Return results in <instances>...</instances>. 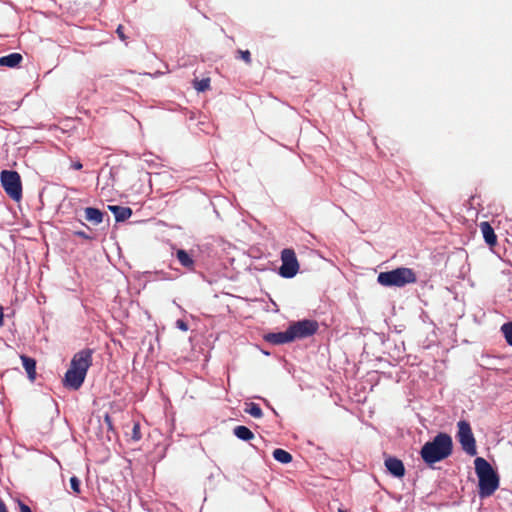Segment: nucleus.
I'll return each mask as SVG.
<instances>
[{
  "label": "nucleus",
  "mask_w": 512,
  "mask_h": 512,
  "mask_svg": "<svg viewBox=\"0 0 512 512\" xmlns=\"http://www.w3.org/2000/svg\"><path fill=\"white\" fill-rule=\"evenodd\" d=\"M452 446V438L446 433H439L423 445L420 454L425 463L432 465L450 456Z\"/></svg>",
  "instance_id": "1"
},
{
  "label": "nucleus",
  "mask_w": 512,
  "mask_h": 512,
  "mask_svg": "<svg viewBox=\"0 0 512 512\" xmlns=\"http://www.w3.org/2000/svg\"><path fill=\"white\" fill-rule=\"evenodd\" d=\"M474 464L479 480V496L481 498L489 497L497 490L499 478L492 466L484 458H476Z\"/></svg>",
  "instance_id": "2"
},
{
  "label": "nucleus",
  "mask_w": 512,
  "mask_h": 512,
  "mask_svg": "<svg viewBox=\"0 0 512 512\" xmlns=\"http://www.w3.org/2000/svg\"><path fill=\"white\" fill-rule=\"evenodd\" d=\"M417 281L415 272L407 267H399L391 271L381 272L377 282L384 287H403Z\"/></svg>",
  "instance_id": "3"
},
{
  "label": "nucleus",
  "mask_w": 512,
  "mask_h": 512,
  "mask_svg": "<svg viewBox=\"0 0 512 512\" xmlns=\"http://www.w3.org/2000/svg\"><path fill=\"white\" fill-rule=\"evenodd\" d=\"M0 179L5 192L13 200H20L22 197V185L19 174L16 171L3 170Z\"/></svg>",
  "instance_id": "4"
},
{
  "label": "nucleus",
  "mask_w": 512,
  "mask_h": 512,
  "mask_svg": "<svg viewBox=\"0 0 512 512\" xmlns=\"http://www.w3.org/2000/svg\"><path fill=\"white\" fill-rule=\"evenodd\" d=\"M458 440L463 450L470 456L477 454L475 438L473 436L470 424L467 421H459L458 424Z\"/></svg>",
  "instance_id": "5"
},
{
  "label": "nucleus",
  "mask_w": 512,
  "mask_h": 512,
  "mask_svg": "<svg viewBox=\"0 0 512 512\" xmlns=\"http://www.w3.org/2000/svg\"><path fill=\"white\" fill-rule=\"evenodd\" d=\"M282 265L279 268V274L284 278L294 277L299 270V263L294 250L284 249L281 252Z\"/></svg>",
  "instance_id": "6"
},
{
  "label": "nucleus",
  "mask_w": 512,
  "mask_h": 512,
  "mask_svg": "<svg viewBox=\"0 0 512 512\" xmlns=\"http://www.w3.org/2000/svg\"><path fill=\"white\" fill-rule=\"evenodd\" d=\"M293 340L309 337L316 333L318 324L312 320H301L289 326Z\"/></svg>",
  "instance_id": "7"
},
{
  "label": "nucleus",
  "mask_w": 512,
  "mask_h": 512,
  "mask_svg": "<svg viewBox=\"0 0 512 512\" xmlns=\"http://www.w3.org/2000/svg\"><path fill=\"white\" fill-rule=\"evenodd\" d=\"M92 364V350L84 349L77 352L70 363V367L87 374L89 367Z\"/></svg>",
  "instance_id": "8"
},
{
  "label": "nucleus",
  "mask_w": 512,
  "mask_h": 512,
  "mask_svg": "<svg viewBox=\"0 0 512 512\" xmlns=\"http://www.w3.org/2000/svg\"><path fill=\"white\" fill-rule=\"evenodd\" d=\"M86 374L69 367L65 374L64 385L68 388L77 390L81 387L85 380Z\"/></svg>",
  "instance_id": "9"
},
{
  "label": "nucleus",
  "mask_w": 512,
  "mask_h": 512,
  "mask_svg": "<svg viewBox=\"0 0 512 512\" xmlns=\"http://www.w3.org/2000/svg\"><path fill=\"white\" fill-rule=\"evenodd\" d=\"M265 340L275 345L285 344L294 341L293 336H291L289 328L283 332L269 333L265 336Z\"/></svg>",
  "instance_id": "10"
},
{
  "label": "nucleus",
  "mask_w": 512,
  "mask_h": 512,
  "mask_svg": "<svg viewBox=\"0 0 512 512\" xmlns=\"http://www.w3.org/2000/svg\"><path fill=\"white\" fill-rule=\"evenodd\" d=\"M385 466L387 470L397 478H401L405 474V468L401 460L389 457L385 460Z\"/></svg>",
  "instance_id": "11"
},
{
  "label": "nucleus",
  "mask_w": 512,
  "mask_h": 512,
  "mask_svg": "<svg viewBox=\"0 0 512 512\" xmlns=\"http://www.w3.org/2000/svg\"><path fill=\"white\" fill-rule=\"evenodd\" d=\"M108 209L114 214L117 222L125 221L132 215V210L129 207L109 205Z\"/></svg>",
  "instance_id": "12"
},
{
  "label": "nucleus",
  "mask_w": 512,
  "mask_h": 512,
  "mask_svg": "<svg viewBox=\"0 0 512 512\" xmlns=\"http://www.w3.org/2000/svg\"><path fill=\"white\" fill-rule=\"evenodd\" d=\"M479 227L485 242L490 246L495 245L497 242V237L491 225L488 222H481Z\"/></svg>",
  "instance_id": "13"
},
{
  "label": "nucleus",
  "mask_w": 512,
  "mask_h": 512,
  "mask_svg": "<svg viewBox=\"0 0 512 512\" xmlns=\"http://www.w3.org/2000/svg\"><path fill=\"white\" fill-rule=\"evenodd\" d=\"M20 358L29 380L34 381L36 378V361L26 355H21Z\"/></svg>",
  "instance_id": "14"
},
{
  "label": "nucleus",
  "mask_w": 512,
  "mask_h": 512,
  "mask_svg": "<svg viewBox=\"0 0 512 512\" xmlns=\"http://www.w3.org/2000/svg\"><path fill=\"white\" fill-rule=\"evenodd\" d=\"M176 257L183 267L191 271L194 270V259L187 251L183 249H178L176 251Z\"/></svg>",
  "instance_id": "15"
},
{
  "label": "nucleus",
  "mask_w": 512,
  "mask_h": 512,
  "mask_svg": "<svg viewBox=\"0 0 512 512\" xmlns=\"http://www.w3.org/2000/svg\"><path fill=\"white\" fill-rule=\"evenodd\" d=\"M85 218L94 225H98L103 221V213L97 208L87 207L85 209Z\"/></svg>",
  "instance_id": "16"
},
{
  "label": "nucleus",
  "mask_w": 512,
  "mask_h": 512,
  "mask_svg": "<svg viewBox=\"0 0 512 512\" xmlns=\"http://www.w3.org/2000/svg\"><path fill=\"white\" fill-rule=\"evenodd\" d=\"M22 61V56L19 53H11L7 56L0 57V66L16 67Z\"/></svg>",
  "instance_id": "17"
},
{
  "label": "nucleus",
  "mask_w": 512,
  "mask_h": 512,
  "mask_svg": "<svg viewBox=\"0 0 512 512\" xmlns=\"http://www.w3.org/2000/svg\"><path fill=\"white\" fill-rule=\"evenodd\" d=\"M234 435L244 441H249L254 438L252 431L246 426H236L234 428Z\"/></svg>",
  "instance_id": "18"
},
{
  "label": "nucleus",
  "mask_w": 512,
  "mask_h": 512,
  "mask_svg": "<svg viewBox=\"0 0 512 512\" xmlns=\"http://www.w3.org/2000/svg\"><path fill=\"white\" fill-rule=\"evenodd\" d=\"M273 457L275 460H277L280 463L287 464L292 461V456L289 452L283 450V449H275L273 451Z\"/></svg>",
  "instance_id": "19"
},
{
  "label": "nucleus",
  "mask_w": 512,
  "mask_h": 512,
  "mask_svg": "<svg viewBox=\"0 0 512 512\" xmlns=\"http://www.w3.org/2000/svg\"><path fill=\"white\" fill-rule=\"evenodd\" d=\"M244 411L254 418H261L263 413L258 404L250 402L245 404Z\"/></svg>",
  "instance_id": "20"
},
{
  "label": "nucleus",
  "mask_w": 512,
  "mask_h": 512,
  "mask_svg": "<svg viewBox=\"0 0 512 512\" xmlns=\"http://www.w3.org/2000/svg\"><path fill=\"white\" fill-rule=\"evenodd\" d=\"M501 331L503 332L507 343L512 346V322L502 325Z\"/></svg>",
  "instance_id": "21"
},
{
  "label": "nucleus",
  "mask_w": 512,
  "mask_h": 512,
  "mask_svg": "<svg viewBox=\"0 0 512 512\" xmlns=\"http://www.w3.org/2000/svg\"><path fill=\"white\" fill-rule=\"evenodd\" d=\"M209 87H210V79H208V78L201 79V80H199V81H195V83H194V88H195L198 92H204V91H206Z\"/></svg>",
  "instance_id": "22"
},
{
  "label": "nucleus",
  "mask_w": 512,
  "mask_h": 512,
  "mask_svg": "<svg viewBox=\"0 0 512 512\" xmlns=\"http://www.w3.org/2000/svg\"><path fill=\"white\" fill-rule=\"evenodd\" d=\"M70 487L75 494L80 493V481L76 476L70 478Z\"/></svg>",
  "instance_id": "23"
},
{
  "label": "nucleus",
  "mask_w": 512,
  "mask_h": 512,
  "mask_svg": "<svg viewBox=\"0 0 512 512\" xmlns=\"http://www.w3.org/2000/svg\"><path fill=\"white\" fill-rule=\"evenodd\" d=\"M141 433H140V425L138 423H135L132 430V439L135 441L140 440Z\"/></svg>",
  "instance_id": "24"
},
{
  "label": "nucleus",
  "mask_w": 512,
  "mask_h": 512,
  "mask_svg": "<svg viewBox=\"0 0 512 512\" xmlns=\"http://www.w3.org/2000/svg\"><path fill=\"white\" fill-rule=\"evenodd\" d=\"M176 326L177 328H179L180 330L182 331H187L188 330V325L186 322H184L183 320L179 319L176 321Z\"/></svg>",
  "instance_id": "25"
},
{
  "label": "nucleus",
  "mask_w": 512,
  "mask_h": 512,
  "mask_svg": "<svg viewBox=\"0 0 512 512\" xmlns=\"http://www.w3.org/2000/svg\"><path fill=\"white\" fill-rule=\"evenodd\" d=\"M240 55H241V58L247 62V63H250L251 59H250V52L249 51H239Z\"/></svg>",
  "instance_id": "26"
},
{
  "label": "nucleus",
  "mask_w": 512,
  "mask_h": 512,
  "mask_svg": "<svg viewBox=\"0 0 512 512\" xmlns=\"http://www.w3.org/2000/svg\"><path fill=\"white\" fill-rule=\"evenodd\" d=\"M116 32H117V34H118V36H119V38H120L121 40H125V35H124V33H123V26H122V25H119V26L117 27Z\"/></svg>",
  "instance_id": "27"
},
{
  "label": "nucleus",
  "mask_w": 512,
  "mask_h": 512,
  "mask_svg": "<svg viewBox=\"0 0 512 512\" xmlns=\"http://www.w3.org/2000/svg\"><path fill=\"white\" fill-rule=\"evenodd\" d=\"M20 512H32L31 509L24 503L19 502Z\"/></svg>",
  "instance_id": "28"
},
{
  "label": "nucleus",
  "mask_w": 512,
  "mask_h": 512,
  "mask_svg": "<svg viewBox=\"0 0 512 512\" xmlns=\"http://www.w3.org/2000/svg\"><path fill=\"white\" fill-rule=\"evenodd\" d=\"M72 168L75 170H80L82 168V164L80 162H75L72 164Z\"/></svg>",
  "instance_id": "29"
},
{
  "label": "nucleus",
  "mask_w": 512,
  "mask_h": 512,
  "mask_svg": "<svg viewBox=\"0 0 512 512\" xmlns=\"http://www.w3.org/2000/svg\"><path fill=\"white\" fill-rule=\"evenodd\" d=\"M0 512H8L4 502L0 499Z\"/></svg>",
  "instance_id": "30"
},
{
  "label": "nucleus",
  "mask_w": 512,
  "mask_h": 512,
  "mask_svg": "<svg viewBox=\"0 0 512 512\" xmlns=\"http://www.w3.org/2000/svg\"><path fill=\"white\" fill-rule=\"evenodd\" d=\"M3 318H4V314H3V308L0 306V326L3 325Z\"/></svg>",
  "instance_id": "31"
},
{
  "label": "nucleus",
  "mask_w": 512,
  "mask_h": 512,
  "mask_svg": "<svg viewBox=\"0 0 512 512\" xmlns=\"http://www.w3.org/2000/svg\"><path fill=\"white\" fill-rule=\"evenodd\" d=\"M77 234H78L79 236L86 237V236H85V234H84V233H82V232H78Z\"/></svg>",
  "instance_id": "32"
},
{
  "label": "nucleus",
  "mask_w": 512,
  "mask_h": 512,
  "mask_svg": "<svg viewBox=\"0 0 512 512\" xmlns=\"http://www.w3.org/2000/svg\"><path fill=\"white\" fill-rule=\"evenodd\" d=\"M105 420H106L107 422H109V416H108V415L105 417Z\"/></svg>",
  "instance_id": "33"
},
{
  "label": "nucleus",
  "mask_w": 512,
  "mask_h": 512,
  "mask_svg": "<svg viewBox=\"0 0 512 512\" xmlns=\"http://www.w3.org/2000/svg\"><path fill=\"white\" fill-rule=\"evenodd\" d=\"M339 512H344L343 510L339 509Z\"/></svg>",
  "instance_id": "34"
}]
</instances>
